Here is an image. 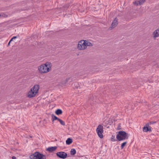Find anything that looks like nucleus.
Listing matches in <instances>:
<instances>
[{
  "instance_id": "f257e3e1",
  "label": "nucleus",
  "mask_w": 159,
  "mask_h": 159,
  "mask_svg": "<svg viewBox=\"0 0 159 159\" xmlns=\"http://www.w3.org/2000/svg\"><path fill=\"white\" fill-rule=\"evenodd\" d=\"M116 140L120 141L128 139L129 134L124 131H120L116 132Z\"/></svg>"
},
{
  "instance_id": "f03ea898",
  "label": "nucleus",
  "mask_w": 159,
  "mask_h": 159,
  "mask_svg": "<svg viewBox=\"0 0 159 159\" xmlns=\"http://www.w3.org/2000/svg\"><path fill=\"white\" fill-rule=\"evenodd\" d=\"M51 66V63L49 62H47L45 64L40 66L39 70L41 73H47L49 71Z\"/></svg>"
},
{
  "instance_id": "7ed1b4c3",
  "label": "nucleus",
  "mask_w": 159,
  "mask_h": 159,
  "mask_svg": "<svg viewBox=\"0 0 159 159\" xmlns=\"http://www.w3.org/2000/svg\"><path fill=\"white\" fill-rule=\"evenodd\" d=\"M39 89V85H35L34 87L31 88L30 90L28 92L27 97L30 98L34 97L36 94L38 93Z\"/></svg>"
},
{
  "instance_id": "20e7f679",
  "label": "nucleus",
  "mask_w": 159,
  "mask_h": 159,
  "mask_svg": "<svg viewBox=\"0 0 159 159\" xmlns=\"http://www.w3.org/2000/svg\"><path fill=\"white\" fill-rule=\"evenodd\" d=\"M30 159H46L45 155L39 152H36L30 156Z\"/></svg>"
},
{
  "instance_id": "39448f33",
  "label": "nucleus",
  "mask_w": 159,
  "mask_h": 159,
  "mask_svg": "<svg viewBox=\"0 0 159 159\" xmlns=\"http://www.w3.org/2000/svg\"><path fill=\"white\" fill-rule=\"evenodd\" d=\"M98 137L101 139L103 137L102 133L103 132V126L101 125H99L98 126L96 129Z\"/></svg>"
},
{
  "instance_id": "423d86ee",
  "label": "nucleus",
  "mask_w": 159,
  "mask_h": 159,
  "mask_svg": "<svg viewBox=\"0 0 159 159\" xmlns=\"http://www.w3.org/2000/svg\"><path fill=\"white\" fill-rule=\"evenodd\" d=\"M77 48L79 50H84L86 48V44L85 40H81L79 41Z\"/></svg>"
},
{
  "instance_id": "0eeeda50",
  "label": "nucleus",
  "mask_w": 159,
  "mask_h": 159,
  "mask_svg": "<svg viewBox=\"0 0 159 159\" xmlns=\"http://www.w3.org/2000/svg\"><path fill=\"white\" fill-rule=\"evenodd\" d=\"M56 155L59 158L64 159L67 157V153L64 152H59L56 153Z\"/></svg>"
},
{
  "instance_id": "6e6552de",
  "label": "nucleus",
  "mask_w": 159,
  "mask_h": 159,
  "mask_svg": "<svg viewBox=\"0 0 159 159\" xmlns=\"http://www.w3.org/2000/svg\"><path fill=\"white\" fill-rule=\"evenodd\" d=\"M117 18L116 17L112 21L111 24V26L109 29H110V28H111V29L114 28L117 26Z\"/></svg>"
},
{
  "instance_id": "1a4fd4ad",
  "label": "nucleus",
  "mask_w": 159,
  "mask_h": 159,
  "mask_svg": "<svg viewBox=\"0 0 159 159\" xmlns=\"http://www.w3.org/2000/svg\"><path fill=\"white\" fill-rule=\"evenodd\" d=\"M57 148L56 146L49 147L47 148L46 150L50 152H52L55 151Z\"/></svg>"
},
{
  "instance_id": "9d476101",
  "label": "nucleus",
  "mask_w": 159,
  "mask_h": 159,
  "mask_svg": "<svg viewBox=\"0 0 159 159\" xmlns=\"http://www.w3.org/2000/svg\"><path fill=\"white\" fill-rule=\"evenodd\" d=\"M154 35L153 37L155 39L156 37L159 36V28L156 30L153 33Z\"/></svg>"
},
{
  "instance_id": "9b49d317",
  "label": "nucleus",
  "mask_w": 159,
  "mask_h": 159,
  "mask_svg": "<svg viewBox=\"0 0 159 159\" xmlns=\"http://www.w3.org/2000/svg\"><path fill=\"white\" fill-rule=\"evenodd\" d=\"M149 127V124L147 123L143 128V131L145 132L149 131L148 129Z\"/></svg>"
},
{
  "instance_id": "f8f14e48",
  "label": "nucleus",
  "mask_w": 159,
  "mask_h": 159,
  "mask_svg": "<svg viewBox=\"0 0 159 159\" xmlns=\"http://www.w3.org/2000/svg\"><path fill=\"white\" fill-rule=\"evenodd\" d=\"M51 117H52V124L53 123V122L54 120H58V119H59L60 118H58L56 116L54 115L53 114H52L51 115Z\"/></svg>"
},
{
  "instance_id": "ddd939ff",
  "label": "nucleus",
  "mask_w": 159,
  "mask_h": 159,
  "mask_svg": "<svg viewBox=\"0 0 159 159\" xmlns=\"http://www.w3.org/2000/svg\"><path fill=\"white\" fill-rule=\"evenodd\" d=\"M73 142V140L71 138H68L66 140V143L67 145H69Z\"/></svg>"
},
{
  "instance_id": "4468645a",
  "label": "nucleus",
  "mask_w": 159,
  "mask_h": 159,
  "mask_svg": "<svg viewBox=\"0 0 159 159\" xmlns=\"http://www.w3.org/2000/svg\"><path fill=\"white\" fill-rule=\"evenodd\" d=\"M72 81V79L71 77H68L66 79L63 81V84H67L68 82H71Z\"/></svg>"
},
{
  "instance_id": "2eb2a0df",
  "label": "nucleus",
  "mask_w": 159,
  "mask_h": 159,
  "mask_svg": "<svg viewBox=\"0 0 159 159\" xmlns=\"http://www.w3.org/2000/svg\"><path fill=\"white\" fill-rule=\"evenodd\" d=\"M55 113L57 115H59L62 114V111L61 109H58L55 111Z\"/></svg>"
},
{
  "instance_id": "dca6fc26",
  "label": "nucleus",
  "mask_w": 159,
  "mask_h": 159,
  "mask_svg": "<svg viewBox=\"0 0 159 159\" xmlns=\"http://www.w3.org/2000/svg\"><path fill=\"white\" fill-rule=\"evenodd\" d=\"M85 41L86 44V48L87 46H92L93 45V44L89 41L85 40Z\"/></svg>"
},
{
  "instance_id": "f3484780",
  "label": "nucleus",
  "mask_w": 159,
  "mask_h": 159,
  "mask_svg": "<svg viewBox=\"0 0 159 159\" xmlns=\"http://www.w3.org/2000/svg\"><path fill=\"white\" fill-rule=\"evenodd\" d=\"M76 153V151L75 149L72 148L71 149L70 151V154L72 155H75Z\"/></svg>"
},
{
  "instance_id": "a211bd4d",
  "label": "nucleus",
  "mask_w": 159,
  "mask_h": 159,
  "mask_svg": "<svg viewBox=\"0 0 159 159\" xmlns=\"http://www.w3.org/2000/svg\"><path fill=\"white\" fill-rule=\"evenodd\" d=\"M145 2V0H139L138 1L139 2V5H141L143 4Z\"/></svg>"
},
{
  "instance_id": "6ab92c4d",
  "label": "nucleus",
  "mask_w": 159,
  "mask_h": 159,
  "mask_svg": "<svg viewBox=\"0 0 159 159\" xmlns=\"http://www.w3.org/2000/svg\"><path fill=\"white\" fill-rule=\"evenodd\" d=\"M127 143V142H123V143H122L121 144V149H123L124 148V147L125 146V145H126Z\"/></svg>"
},
{
  "instance_id": "aec40b11",
  "label": "nucleus",
  "mask_w": 159,
  "mask_h": 159,
  "mask_svg": "<svg viewBox=\"0 0 159 159\" xmlns=\"http://www.w3.org/2000/svg\"><path fill=\"white\" fill-rule=\"evenodd\" d=\"M58 121L60 122V123L62 125H65V122L64 121H63L62 120H61V119H58Z\"/></svg>"
},
{
  "instance_id": "412c9836",
  "label": "nucleus",
  "mask_w": 159,
  "mask_h": 159,
  "mask_svg": "<svg viewBox=\"0 0 159 159\" xmlns=\"http://www.w3.org/2000/svg\"><path fill=\"white\" fill-rule=\"evenodd\" d=\"M73 84L75 88H76L78 89L79 87V84L78 82H75Z\"/></svg>"
},
{
  "instance_id": "4be33fe9",
  "label": "nucleus",
  "mask_w": 159,
  "mask_h": 159,
  "mask_svg": "<svg viewBox=\"0 0 159 159\" xmlns=\"http://www.w3.org/2000/svg\"><path fill=\"white\" fill-rule=\"evenodd\" d=\"M111 141H117L116 140V139H115V136L113 135H112L111 138Z\"/></svg>"
},
{
  "instance_id": "5701e85b",
  "label": "nucleus",
  "mask_w": 159,
  "mask_h": 159,
  "mask_svg": "<svg viewBox=\"0 0 159 159\" xmlns=\"http://www.w3.org/2000/svg\"><path fill=\"white\" fill-rule=\"evenodd\" d=\"M134 4L135 5H136L137 6L139 4V2H138V1H135L133 2Z\"/></svg>"
},
{
  "instance_id": "b1692460",
  "label": "nucleus",
  "mask_w": 159,
  "mask_h": 159,
  "mask_svg": "<svg viewBox=\"0 0 159 159\" xmlns=\"http://www.w3.org/2000/svg\"><path fill=\"white\" fill-rule=\"evenodd\" d=\"M17 38L16 36H13V37H12L11 39L10 40V41H12L13 39H15Z\"/></svg>"
},
{
  "instance_id": "393cba45",
  "label": "nucleus",
  "mask_w": 159,
  "mask_h": 159,
  "mask_svg": "<svg viewBox=\"0 0 159 159\" xmlns=\"http://www.w3.org/2000/svg\"><path fill=\"white\" fill-rule=\"evenodd\" d=\"M120 124H119L117 128V129L118 130H120L121 129V128H120L121 126H120Z\"/></svg>"
},
{
  "instance_id": "a878e982",
  "label": "nucleus",
  "mask_w": 159,
  "mask_h": 159,
  "mask_svg": "<svg viewBox=\"0 0 159 159\" xmlns=\"http://www.w3.org/2000/svg\"><path fill=\"white\" fill-rule=\"evenodd\" d=\"M156 121H150L149 123V124H154V123H156Z\"/></svg>"
},
{
  "instance_id": "bb28decb",
  "label": "nucleus",
  "mask_w": 159,
  "mask_h": 159,
  "mask_svg": "<svg viewBox=\"0 0 159 159\" xmlns=\"http://www.w3.org/2000/svg\"><path fill=\"white\" fill-rule=\"evenodd\" d=\"M11 42V41H10V40L9 41V42L8 43L7 46H9V45H10V43Z\"/></svg>"
},
{
  "instance_id": "cd10ccee",
  "label": "nucleus",
  "mask_w": 159,
  "mask_h": 159,
  "mask_svg": "<svg viewBox=\"0 0 159 159\" xmlns=\"http://www.w3.org/2000/svg\"><path fill=\"white\" fill-rule=\"evenodd\" d=\"M16 157H15V156H13L12 157V159H16Z\"/></svg>"
},
{
  "instance_id": "c85d7f7f",
  "label": "nucleus",
  "mask_w": 159,
  "mask_h": 159,
  "mask_svg": "<svg viewBox=\"0 0 159 159\" xmlns=\"http://www.w3.org/2000/svg\"><path fill=\"white\" fill-rule=\"evenodd\" d=\"M148 130H149V131H150V132L152 131V130H151V128L150 127L149 128Z\"/></svg>"
},
{
  "instance_id": "c756f323",
  "label": "nucleus",
  "mask_w": 159,
  "mask_h": 159,
  "mask_svg": "<svg viewBox=\"0 0 159 159\" xmlns=\"http://www.w3.org/2000/svg\"><path fill=\"white\" fill-rule=\"evenodd\" d=\"M113 120L114 121H116V120H115V119H113Z\"/></svg>"
},
{
  "instance_id": "7c9ffc66",
  "label": "nucleus",
  "mask_w": 159,
  "mask_h": 159,
  "mask_svg": "<svg viewBox=\"0 0 159 159\" xmlns=\"http://www.w3.org/2000/svg\"><path fill=\"white\" fill-rule=\"evenodd\" d=\"M1 16V15L0 14V16Z\"/></svg>"
}]
</instances>
